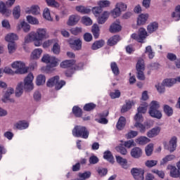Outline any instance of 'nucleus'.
I'll list each match as a JSON object with an SVG mask.
<instances>
[{"label":"nucleus","instance_id":"obj_31","mask_svg":"<svg viewBox=\"0 0 180 180\" xmlns=\"http://www.w3.org/2000/svg\"><path fill=\"white\" fill-rule=\"evenodd\" d=\"M115 158L117 160V162L121 165L122 168H124L125 169H127V160L126 159L120 156H116Z\"/></svg>","mask_w":180,"mask_h":180},{"label":"nucleus","instance_id":"obj_28","mask_svg":"<svg viewBox=\"0 0 180 180\" xmlns=\"http://www.w3.org/2000/svg\"><path fill=\"white\" fill-rule=\"evenodd\" d=\"M158 29V22H151L147 27V30L148 33H154Z\"/></svg>","mask_w":180,"mask_h":180},{"label":"nucleus","instance_id":"obj_17","mask_svg":"<svg viewBox=\"0 0 180 180\" xmlns=\"http://www.w3.org/2000/svg\"><path fill=\"white\" fill-rule=\"evenodd\" d=\"M148 14H141L137 18L138 26H141V25H146V22L148 20Z\"/></svg>","mask_w":180,"mask_h":180},{"label":"nucleus","instance_id":"obj_38","mask_svg":"<svg viewBox=\"0 0 180 180\" xmlns=\"http://www.w3.org/2000/svg\"><path fill=\"white\" fill-rule=\"evenodd\" d=\"M116 151L122 154V155H126L127 154V149L123 146V144H120L118 146L115 147Z\"/></svg>","mask_w":180,"mask_h":180},{"label":"nucleus","instance_id":"obj_49","mask_svg":"<svg viewBox=\"0 0 180 180\" xmlns=\"http://www.w3.org/2000/svg\"><path fill=\"white\" fill-rule=\"evenodd\" d=\"M153 149H154V145L153 143H150L146 147L145 151H146V155H148V157H150V155H151V154H153Z\"/></svg>","mask_w":180,"mask_h":180},{"label":"nucleus","instance_id":"obj_20","mask_svg":"<svg viewBox=\"0 0 180 180\" xmlns=\"http://www.w3.org/2000/svg\"><path fill=\"white\" fill-rule=\"evenodd\" d=\"M122 30V25H120V22H114L110 27V33H117Z\"/></svg>","mask_w":180,"mask_h":180},{"label":"nucleus","instance_id":"obj_13","mask_svg":"<svg viewBox=\"0 0 180 180\" xmlns=\"http://www.w3.org/2000/svg\"><path fill=\"white\" fill-rule=\"evenodd\" d=\"M79 16L77 15H72L69 17V19L67 22L68 26H75L78 22H79Z\"/></svg>","mask_w":180,"mask_h":180},{"label":"nucleus","instance_id":"obj_6","mask_svg":"<svg viewBox=\"0 0 180 180\" xmlns=\"http://www.w3.org/2000/svg\"><path fill=\"white\" fill-rule=\"evenodd\" d=\"M11 67L15 70V74H26L29 70V68H26L25 63L20 60L13 62L11 64Z\"/></svg>","mask_w":180,"mask_h":180},{"label":"nucleus","instance_id":"obj_7","mask_svg":"<svg viewBox=\"0 0 180 180\" xmlns=\"http://www.w3.org/2000/svg\"><path fill=\"white\" fill-rule=\"evenodd\" d=\"M147 31L144 28H140L138 34L134 33L131 35V39L136 40L139 43H143L145 39L147 37Z\"/></svg>","mask_w":180,"mask_h":180},{"label":"nucleus","instance_id":"obj_56","mask_svg":"<svg viewBox=\"0 0 180 180\" xmlns=\"http://www.w3.org/2000/svg\"><path fill=\"white\" fill-rule=\"evenodd\" d=\"M8 49L9 54L15 53V51H16V45L15 44V42H9L8 45Z\"/></svg>","mask_w":180,"mask_h":180},{"label":"nucleus","instance_id":"obj_15","mask_svg":"<svg viewBox=\"0 0 180 180\" xmlns=\"http://www.w3.org/2000/svg\"><path fill=\"white\" fill-rule=\"evenodd\" d=\"M29 127V122L25 121H19L14 124V128L18 129V130H25Z\"/></svg>","mask_w":180,"mask_h":180},{"label":"nucleus","instance_id":"obj_35","mask_svg":"<svg viewBox=\"0 0 180 180\" xmlns=\"http://www.w3.org/2000/svg\"><path fill=\"white\" fill-rule=\"evenodd\" d=\"M6 41H8V43H13V41H15V40H18V35H16V34H8L6 35Z\"/></svg>","mask_w":180,"mask_h":180},{"label":"nucleus","instance_id":"obj_14","mask_svg":"<svg viewBox=\"0 0 180 180\" xmlns=\"http://www.w3.org/2000/svg\"><path fill=\"white\" fill-rule=\"evenodd\" d=\"M143 155V150L139 147H135L131 150V156L133 158H140Z\"/></svg>","mask_w":180,"mask_h":180},{"label":"nucleus","instance_id":"obj_59","mask_svg":"<svg viewBox=\"0 0 180 180\" xmlns=\"http://www.w3.org/2000/svg\"><path fill=\"white\" fill-rule=\"evenodd\" d=\"M98 5L99 7L102 8H108L110 5V1L108 0H102L98 2Z\"/></svg>","mask_w":180,"mask_h":180},{"label":"nucleus","instance_id":"obj_33","mask_svg":"<svg viewBox=\"0 0 180 180\" xmlns=\"http://www.w3.org/2000/svg\"><path fill=\"white\" fill-rule=\"evenodd\" d=\"M91 32L93 33V36L94 39H98L99 37V26H98V24H94L92 26Z\"/></svg>","mask_w":180,"mask_h":180},{"label":"nucleus","instance_id":"obj_16","mask_svg":"<svg viewBox=\"0 0 180 180\" xmlns=\"http://www.w3.org/2000/svg\"><path fill=\"white\" fill-rule=\"evenodd\" d=\"M167 150L169 153H174L176 150V137L174 136L169 141Z\"/></svg>","mask_w":180,"mask_h":180},{"label":"nucleus","instance_id":"obj_11","mask_svg":"<svg viewBox=\"0 0 180 180\" xmlns=\"http://www.w3.org/2000/svg\"><path fill=\"white\" fill-rule=\"evenodd\" d=\"M70 48L75 51H79L82 49V41L79 39H75L70 43Z\"/></svg>","mask_w":180,"mask_h":180},{"label":"nucleus","instance_id":"obj_37","mask_svg":"<svg viewBox=\"0 0 180 180\" xmlns=\"http://www.w3.org/2000/svg\"><path fill=\"white\" fill-rule=\"evenodd\" d=\"M46 83V76L43 75H39L37 77V82L36 84L38 85V86H40V85H43Z\"/></svg>","mask_w":180,"mask_h":180},{"label":"nucleus","instance_id":"obj_19","mask_svg":"<svg viewBox=\"0 0 180 180\" xmlns=\"http://www.w3.org/2000/svg\"><path fill=\"white\" fill-rule=\"evenodd\" d=\"M126 104L122 105L121 109L122 113H126V112H129L130 109H131V106L134 105V102L133 101H126Z\"/></svg>","mask_w":180,"mask_h":180},{"label":"nucleus","instance_id":"obj_36","mask_svg":"<svg viewBox=\"0 0 180 180\" xmlns=\"http://www.w3.org/2000/svg\"><path fill=\"white\" fill-rule=\"evenodd\" d=\"M136 143L141 146H144V144L150 143V139L147 138V136H141L136 139Z\"/></svg>","mask_w":180,"mask_h":180},{"label":"nucleus","instance_id":"obj_41","mask_svg":"<svg viewBox=\"0 0 180 180\" xmlns=\"http://www.w3.org/2000/svg\"><path fill=\"white\" fill-rule=\"evenodd\" d=\"M110 67L114 75H119V74H120L119 67H117V64H116L115 62L111 63Z\"/></svg>","mask_w":180,"mask_h":180},{"label":"nucleus","instance_id":"obj_22","mask_svg":"<svg viewBox=\"0 0 180 180\" xmlns=\"http://www.w3.org/2000/svg\"><path fill=\"white\" fill-rule=\"evenodd\" d=\"M75 9L77 12H79L80 13H83L84 15L91 13V8L88 7H85L84 6H76Z\"/></svg>","mask_w":180,"mask_h":180},{"label":"nucleus","instance_id":"obj_2","mask_svg":"<svg viewBox=\"0 0 180 180\" xmlns=\"http://www.w3.org/2000/svg\"><path fill=\"white\" fill-rule=\"evenodd\" d=\"M33 79H34L33 74L29 73L24 80V84L20 82L17 85L15 89V96L17 98L22 96L23 94V89H25V91H32L34 88Z\"/></svg>","mask_w":180,"mask_h":180},{"label":"nucleus","instance_id":"obj_55","mask_svg":"<svg viewBox=\"0 0 180 180\" xmlns=\"http://www.w3.org/2000/svg\"><path fill=\"white\" fill-rule=\"evenodd\" d=\"M30 13L39 15V13H40V7H39V6H32L30 10Z\"/></svg>","mask_w":180,"mask_h":180},{"label":"nucleus","instance_id":"obj_10","mask_svg":"<svg viewBox=\"0 0 180 180\" xmlns=\"http://www.w3.org/2000/svg\"><path fill=\"white\" fill-rule=\"evenodd\" d=\"M14 94H15V89H13V88L12 87L8 88L3 96V98H2L3 102H4V103H6L8 101H9L10 102H15V100H13V98H11V96L13 95Z\"/></svg>","mask_w":180,"mask_h":180},{"label":"nucleus","instance_id":"obj_40","mask_svg":"<svg viewBox=\"0 0 180 180\" xmlns=\"http://www.w3.org/2000/svg\"><path fill=\"white\" fill-rule=\"evenodd\" d=\"M172 18L174 20H180V6H177L175 9V12L172 14Z\"/></svg>","mask_w":180,"mask_h":180},{"label":"nucleus","instance_id":"obj_48","mask_svg":"<svg viewBox=\"0 0 180 180\" xmlns=\"http://www.w3.org/2000/svg\"><path fill=\"white\" fill-rule=\"evenodd\" d=\"M60 51L61 48L60 46V44H58V43H55L51 49V51L53 53V54L58 55L60 54Z\"/></svg>","mask_w":180,"mask_h":180},{"label":"nucleus","instance_id":"obj_25","mask_svg":"<svg viewBox=\"0 0 180 180\" xmlns=\"http://www.w3.org/2000/svg\"><path fill=\"white\" fill-rule=\"evenodd\" d=\"M176 157L174 155H166L160 162V165H165L169 161H174Z\"/></svg>","mask_w":180,"mask_h":180},{"label":"nucleus","instance_id":"obj_50","mask_svg":"<svg viewBox=\"0 0 180 180\" xmlns=\"http://www.w3.org/2000/svg\"><path fill=\"white\" fill-rule=\"evenodd\" d=\"M96 108V105L94 104V103H87L84 106V110L86 112H91V110H94Z\"/></svg>","mask_w":180,"mask_h":180},{"label":"nucleus","instance_id":"obj_52","mask_svg":"<svg viewBox=\"0 0 180 180\" xmlns=\"http://www.w3.org/2000/svg\"><path fill=\"white\" fill-rule=\"evenodd\" d=\"M142 121H136L134 124V127L139 129L141 133H146V126L143 125V124L140 123Z\"/></svg>","mask_w":180,"mask_h":180},{"label":"nucleus","instance_id":"obj_63","mask_svg":"<svg viewBox=\"0 0 180 180\" xmlns=\"http://www.w3.org/2000/svg\"><path fill=\"white\" fill-rule=\"evenodd\" d=\"M97 172L100 175V176H105V175L108 174V169L99 167L97 169Z\"/></svg>","mask_w":180,"mask_h":180},{"label":"nucleus","instance_id":"obj_34","mask_svg":"<svg viewBox=\"0 0 180 180\" xmlns=\"http://www.w3.org/2000/svg\"><path fill=\"white\" fill-rule=\"evenodd\" d=\"M145 53L148 54V58H150V60H153V58H154V56H155V53L153 51V48L151 47V46H148L146 47Z\"/></svg>","mask_w":180,"mask_h":180},{"label":"nucleus","instance_id":"obj_62","mask_svg":"<svg viewBox=\"0 0 180 180\" xmlns=\"http://www.w3.org/2000/svg\"><path fill=\"white\" fill-rule=\"evenodd\" d=\"M103 11L102 7L100 6L98 7H94L92 9V12L95 16H99V14L102 13Z\"/></svg>","mask_w":180,"mask_h":180},{"label":"nucleus","instance_id":"obj_43","mask_svg":"<svg viewBox=\"0 0 180 180\" xmlns=\"http://www.w3.org/2000/svg\"><path fill=\"white\" fill-rule=\"evenodd\" d=\"M41 53H43V50L41 49H36L32 52V57L34 60H37V58H40L41 56Z\"/></svg>","mask_w":180,"mask_h":180},{"label":"nucleus","instance_id":"obj_27","mask_svg":"<svg viewBox=\"0 0 180 180\" xmlns=\"http://www.w3.org/2000/svg\"><path fill=\"white\" fill-rule=\"evenodd\" d=\"M75 64V60H65L60 63L61 68H70L72 67Z\"/></svg>","mask_w":180,"mask_h":180},{"label":"nucleus","instance_id":"obj_44","mask_svg":"<svg viewBox=\"0 0 180 180\" xmlns=\"http://www.w3.org/2000/svg\"><path fill=\"white\" fill-rule=\"evenodd\" d=\"M13 15L15 19H19L20 18V6H16L13 10Z\"/></svg>","mask_w":180,"mask_h":180},{"label":"nucleus","instance_id":"obj_58","mask_svg":"<svg viewBox=\"0 0 180 180\" xmlns=\"http://www.w3.org/2000/svg\"><path fill=\"white\" fill-rule=\"evenodd\" d=\"M43 17L46 20H53V18H51V15H50V10L49 8H45L44 10Z\"/></svg>","mask_w":180,"mask_h":180},{"label":"nucleus","instance_id":"obj_3","mask_svg":"<svg viewBox=\"0 0 180 180\" xmlns=\"http://www.w3.org/2000/svg\"><path fill=\"white\" fill-rule=\"evenodd\" d=\"M148 113L151 117H154L155 119H161L162 117V113L160 110V103L158 101H151Z\"/></svg>","mask_w":180,"mask_h":180},{"label":"nucleus","instance_id":"obj_45","mask_svg":"<svg viewBox=\"0 0 180 180\" xmlns=\"http://www.w3.org/2000/svg\"><path fill=\"white\" fill-rule=\"evenodd\" d=\"M164 112L167 116H172L174 115V110L168 105L164 106Z\"/></svg>","mask_w":180,"mask_h":180},{"label":"nucleus","instance_id":"obj_4","mask_svg":"<svg viewBox=\"0 0 180 180\" xmlns=\"http://www.w3.org/2000/svg\"><path fill=\"white\" fill-rule=\"evenodd\" d=\"M42 63H45L47 65L45 70L46 72H50L54 70L55 67H57V58L54 56H50L49 54L44 55L41 58Z\"/></svg>","mask_w":180,"mask_h":180},{"label":"nucleus","instance_id":"obj_18","mask_svg":"<svg viewBox=\"0 0 180 180\" xmlns=\"http://www.w3.org/2000/svg\"><path fill=\"white\" fill-rule=\"evenodd\" d=\"M0 13H2V15H4V16H9L11 13H12V11L6 8V6L5 5V3L1 2Z\"/></svg>","mask_w":180,"mask_h":180},{"label":"nucleus","instance_id":"obj_12","mask_svg":"<svg viewBox=\"0 0 180 180\" xmlns=\"http://www.w3.org/2000/svg\"><path fill=\"white\" fill-rule=\"evenodd\" d=\"M160 131H161V127H155L147 132V136L149 139H153V137L158 136Z\"/></svg>","mask_w":180,"mask_h":180},{"label":"nucleus","instance_id":"obj_53","mask_svg":"<svg viewBox=\"0 0 180 180\" xmlns=\"http://www.w3.org/2000/svg\"><path fill=\"white\" fill-rule=\"evenodd\" d=\"M155 88L159 94H164L165 92V86L163 82L156 84Z\"/></svg>","mask_w":180,"mask_h":180},{"label":"nucleus","instance_id":"obj_23","mask_svg":"<svg viewBox=\"0 0 180 180\" xmlns=\"http://www.w3.org/2000/svg\"><path fill=\"white\" fill-rule=\"evenodd\" d=\"M58 81H60V77L55 76L47 81L46 85L49 86V88H51L54 86V85L56 86Z\"/></svg>","mask_w":180,"mask_h":180},{"label":"nucleus","instance_id":"obj_46","mask_svg":"<svg viewBox=\"0 0 180 180\" xmlns=\"http://www.w3.org/2000/svg\"><path fill=\"white\" fill-rule=\"evenodd\" d=\"M170 167V176L172 178H178V169L175 166Z\"/></svg>","mask_w":180,"mask_h":180},{"label":"nucleus","instance_id":"obj_9","mask_svg":"<svg viewBox=\"0 0 180 180\" xmlns=\"http://www.w3.org/2000/svg\"><path fill=\"white\" fill-rule=\"evenodd\" d=\"M148 106V103H143L139 108H138V113L134 117V120L136 122H143V115L141 113H146L147 112V108Z\"/></svg>","mask_w":180,"mask_h":180},{"label":"nucleus","instance_id":"obj_42","mask_svg":"<svg viewBox=\"0 0 180 180\" xmlns=\"http://www.w3.org/2000/svg\"><path fill=\"white\" fill-rule=\"evenodd\" d=\"M162 83L165 86H172L174 84H176V79H165L163 80Z\"/></svg>","mask_w":180,"mask_h":180},{"label":"nucleus","instance_id":"obj_64","mask_svg":"<svg viewBox=\"0 0 180 180\" xmlns=\"http://www.w3.org/2000/svg\"><path fill=\"white\" fill-rule=\"evenodd\" d=\"M82 22L86 26H91V25H92V20H91L89 18V17H85L84 16V17L82 18Z\"/></svg>","mask_w":180,"mask_h":180},{"label":"nucleus","instance_id":"obj_30","mask_svg":"<svg viewBox=\"0 0 180 180\" xmlns=\"http://www.w3.org/2000/svg\"><path fill=\"white\" fill-rule=\"evenodd\" d=\"M120 36L115 35L108 39V46H115V44H117V41H120Z\"/></svg>","mask_w":180,"mask_h":180},{"label":"nucleus","instance_id":"obj_5","mask_svg":"<svg viewBox=\"0 0 180 180\" xmlns=\"http://www.w3.org/2000/svg\"><path fill=\"white\" fill-rule=\"evenodd\" d=\"M74 137H82V139H88L89 137V131L85 127L76 126L72 129Z\"/></svg>","mask_w":180,"mask_h":180},{"label":"nucleus","instance_id":"obj_21","mask_svg":"<svg viewBox=\"0 0 180 180\" xmlns=\"http://www.w3.org/2000/svg\"><path fill=\"white\" fill-rule=\"evenodd\" d=\"M109 18V13L108 11H105L101 15H100L97 18V22L99 25H103L105 22L108 20V18Z\"/></svg>","mask_w":180,"mask_h":180},{"label":"nucleus","instance_id":"obj_8","mask_svg":"<svg viewBox=\"0 0 180 180\" xmlns=\"http://www.w3.org/2000/svg\"><path fill=\"white\" fill-rule=\"evenodd\" d=\"M131 174L135 180H144V169L134 167L131 169Z\"/></svg>","mask_w":180,"mask_h":180},{"label":"nucleus","instance_id":"obj_39","mask_svg":"<svg viewBox=\"0 0 180 180\" xmlns=\"http://www.w3.org/2000/svg\"><path fill=\"white\" fill-rule=\"evenodd\" d=\"M72 112L76 117H81L82 116V110L78 106H74Z\"/></svg>","mask_w":180,"mask_h":180},{"label":"nucleus","instance_id":"obj_24","mask_svg":"<svg viewBox=\"0 0 180 180\" xmlns=\"http://www.w3.org/2000/svg\"><path fill=\"white\" fill-rule=\"evenodd\" d=\"M18 30H20V29H22L23 32L25 33H27V32L30 31V25L27 24L26 22L22 21L18 25Z\"/></svg>","mask_w":180,"mask_h":180},{"label":"nucleus","instance_id":"obj_47","mask_svg":"<svg viewBox=\"0 0 180 180\" xmlns=\"http://www.w3.org/2000/svg\"><path fill=\"white\" fill-rule=\"evenodd\" d=\"M27 20L30 25H39V20L32 15H27Z\"/></svg>","mask_w":180,"mask_h":180},{"label":"nucleus","instance_id":"obj_32","mask_svg":"<svg viewBox=\"0 0 180 180\" xmlns=\"http://www.w3.org/2000/svg\"><path fill=\"white\" fill-rule=\"evenodd\" d=\"M136 71H144L146 70V66L144 65V60L139 59L136 65Z\"/></svg>","mask_w":180,"mask_h":180},{"label":"nucleus","instance_id":"obj_1","mask_svg":"<svg viewBox=\"0 0 180 180\" xmlns=\"http://www.w3.org/2000/svg\"><path fill=\"white\" fill-rule=\"evenodd\" d=\"M49 39L47 30L44 28H39L36 32H32L25 37V44L34 42L35 47H40L43 44V41Z\"/></svg>","mask_w":180,"mask_h":180},{"label":"nucleus","instance_id":"obj_57","mask_svg":"<svg viewBox=\"0 0 180 180\" xmlns=\"http://www.w3.org/2000/svg\"><path fill=\"white\" fill-rule=\"evenodd\" d=\"M111 15L114 18H119V16L122 15V11L120 10L119 8L115 6V8H114V10L111 12Z\"/></svg>","mask_w":180,"mask_h":180},{"label":"nucleus","instance_id":"obj_29","mask_svg":"<svg viewBox=\"0 0 180 180\" xmlns=\"http://www.w3.org/2000/svg\"><path fill=\"white\" fill-rule=\"evenodd\" d=\"M104 44H105V41L103 40L96 41L92 44L91 49L98 50L99 49H101V47H103Z\"/></svg>","mask_w":180,"mask_h":180},{"label":"nucleus","instance_id":"obj_60","mask_svg":"<svg viewBox=\"0 0 180 180\" xmlns=\"http://www.w3.org/2000/svg\"><path fill=\"white\" fill-rule=\"evenodd\" d=\"M139 134V132L137 131H130L128 132L126 135L125 137L127 139H134V137H136V136Z\"/></svg>","mask_w":180,"mask_h":180},{"label":"nucleus","instance_id":"obj_26","mask_svg":"<svg viewBox=\"0 0 180 180\" xmlns=\"http://www.w3.org/2000/svg\"><path fill=\"white\" fill-rule=\"evenodd\" d=\"M126 126V118L124 117H120L117 123V130H122Z\"/></svg>","mask_w":180,"mask_h":180},{"label":"nucleus","instance_id":"obj_61","mask_svg":"<svg viewBox=\"0 0 180 180\" xmlns=\"http://www.w3.org/2000/svg\"><path fill=\"white\" fill-rule=\"evenodd\" d=\"M158 163V161L157 160H147L145 162V165H146V167H148V168H153V167H155V165H157V164Z\"/></svg>","mask_w":180,"mask_h":180},{"label":"nucleus","instance_id":"obj_51","mask_svg":"<svg viewBox=\"0 0 180 180\" xmlns=\"http://www.w3.org/2000/svg\"><path fill=\"white\" fill-rule=\"evenodd\" d=\"M103 158H105V160H107V161H109L110 162H112V161H113V155H112V153L109 150L104 152Z\"/></svg>","mask_w":180,"mask_h":180},{"label":"nucleus","instance_id":"obj_54","mask_svg":"<svg viewBox=\"0 0 180 180\" xmlns=\"http://www.w3.org/2000/svg\"><path fill=\"white\" fill-rule=\"evenodd\" d=\"M46 2L49 6H52L53 8H60V4L56 0H46Z\"/></svg>","mask_w":180,"mask_h":180}]
</instances>
